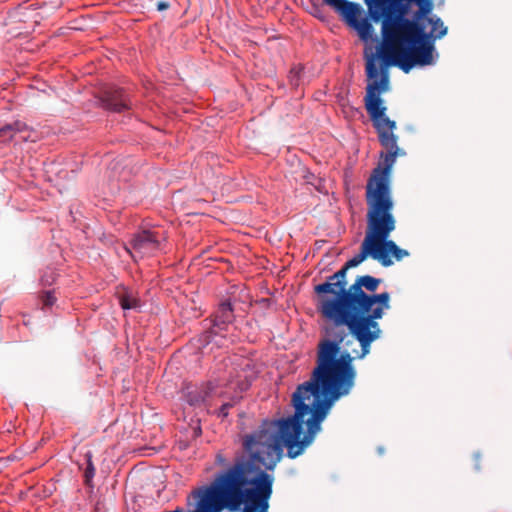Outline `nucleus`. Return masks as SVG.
<instances>
[{"label":"nucleus","instance_id":"11","mask_svg":"<svg viewBox=\"0 0 512 512\" xmlns=\"http://www.w3.org/2000/svg\"><path fill=\"white\" fill-rule=\"evenodd\" d=\"M23 129H25L23 122L20 120L0 126V142L7 143L14 141L17 132H23Z\"/></svg>","mask_w":512,"mask_h":512},{"label":"nucleus","instance_id":"23","mask_svg":"<svg viewBox=\"0 0 512 512\" xmlns=\"http://www.w3.org/2000/svg\"><path fill=\"white\" fill-rule=\"evenodd\" d=\"M350 343H352V340H348V341H346V342L343 344V346H344V347H348Z\"/></svg>","mask_w":512,"mask_h":512},{"label":"nucleus","instance_id":"6","mask_svg":"<svg viewBox=\"0 0 512 512\" xmlns=\"http://www.w3.org/2000/svg\"><path fill=\"white\" fill-rule=\"evenodd\" d=\"M323 4L338 13L348 26L357 31L363 41L372 38L374 29L367 18H360L363 9L360 4L347 0H323Z\"/></svg>","mask_w":512,"mask_h":512},{"label":"nucleus","instance_id":"1","mask_svg":"<svg viewBox=\"0 0 512 512\" xmlns=\"http://www.w3.org/2000/svg\"><path fill=\"white\" fill-rule=\"evenodd\" d=\"M398 156L401 155L390 150L381 152V161L367 180V227L360 252L329 276L326 282L314 287L318 310L333 326L327 329L329 339L318 345L317 365L310 379L300 384L292 394L294 414L290 415V459L298 457L312 445L333 404L348 395L355 385L354 357L347 350L340 353L341 344L348 336L345 328L341 327L347 305L345 298L349 293L347 271L368 257L389 267L393 264L392 257L401 261L409 256L407 250L388 239L396 229L390 176Z\"/></svg>","mask_w":512,"mask_h":512},{"label":"nucleus","instance_id":"16","mask_svg":"<svg viewBox=\"0 0 512 512\" xmlns=\"http://www.w3.org/2000/svg\"><path fill=\"white\" fill-rule=\"evenodd\" d=\"M56 301L55 296L51 291H47L42 295L43 305L46 307L52 306Z\"/></svg>","mask_w":512,"mask_h":512},{"label":"nucleus","instance_id":"24","mask_svg":"<svg viewBox=\"0 0 512 512\" xmlns=\"http://www.w3.org/2000/svg\"><path fill=\"white\" fill-rule=\"evenodd\" d=\"M289 74H290V85H291V84H293V79H292V76H291L292 70L289 71Z\"/></svg>","mask_w":512,"mask_h":512},{"label":"nucleus","instance_id":"2","mask_svg":"<svg viewBox=\"0 0 512 512\" xmlns=\"http://www.w3.org/2000/svg\"><path fill=\"white\" fill-rule=\"evenodd\" d=\"M283 447H288V417L263 421L258 431L246 436L244 448L249 457L236 459L213 480L226 483L232 492L233 503L224 510L269 512L274 478L267 470L281 459Z\"/></svg>","mask_w":512,"mask_h":512},{"label":"nucleus","instance_id":"17","mask_svg":"<svg viewBox=\"0 0 512 512\" xmlns=\"http://www.w3.org/2000/svg\"><path fill=\"white\" fill-rule=\"evenodd\" d=\"M54 281H55V275H54V273L52 271H50L49 275L46 272L41 277V282H42L43 285H51Z\"/></svg>","mask_w":512,"mask_h":512},{"label":"nucleus","instance_id":"19","mask_svg":"<svg viewBox=\"0 0 512 512\" xmlns=\"http://www.w3.org/2000/svg\"><path fill=\"white\" fill-rule=\"evenodd\" d=\"M169 8V4L167 2H164V1H159L157 3V9L159 11H163V10H166Z\"/></svg>","mask_w":512,"mask_h":512},{"label":"nucleus","instance_id":"21","mask_svg":"<svg viewBox=\"0 0 512 512\" xmlns=\"http://www.w3.org/2000/svg\"><path fill=\"white\" fill-rule=\"evenodd\" d=\"M260 304H262L263 306H270L271 304V299L269 298H263L259 301Z\"/></svg>","mask_w":512,"mask_h":512},{"label":"nucleus","instance_id":"5","mask_svg":"<svg viewBox=\"0 0 512 512\" xmlns=\"http://www.w3.org/2000/svg\"><path fill=\"white\" fill-rule=\"evenodd\" d=\"M368 13L374 22H382V43L376 53L365 52V72L367 78H375L379 75L376 61L378 57L388 59L395 44L408 42L413 44L417 36L422 33L418 24L405 15L408 11L407 4H400L398 0H365Z\"/></svg>","mask_w":512,"mask_h":512},{"label":"nucleus","instance_id":"7","mask_svg":"<svg viewBox=\"0 0 512 512\" xmlns=\"http://www.w3.org/2000/svg\"><path fill=\"white\" fill-rule=\"evenodd\" d=\"M166 241L163 232L157 230H142L134 235L130 241L131 249L127 251L134 259L154 254L161 249L162 243Z\"/></svg>","mask_w":512,"mask_h":512},{"label":"nucleus","instance_id":"20","mask_svg":"<svg viewBox=\"0 0 512 512\" xmlns=\"http://www.w3.org/2000/svg\"><path fill=\"white\" fill-rule=\"evenodd\" d=\"M474 460H475V468L477 470H479L480 469V465H479L480 454L479 453L474 454Z\"/></svg>","mask_w":512,"mask_h":512},{"label":"nucleus","instance_id":"3","mask_svg":"<svg viewBox=\"0 0 512 512\" xmlns=\"http://www.w3.org/2000/svg\"><path fill=\"white\" fill-rule=\"evenodd\" d=\"M419 20H413L422 30L415 43L401 42L395 44V48L390 52L388 59L378 57L380 59L379 75L375 78H367L368 84L364 97L366 111L378 133L381 145L386 150L400 155H405V152L397 145L398 137L393 132L396 123L386 116L387 108L381 98V94L389 89L388 69L391 66H398L405 73H408L414 66L433 64V41L447 34V27L439 17L427 19L428 23L432 25L430 33L425 32V27Z\"/></svg>","mask_w":512,"mask_h":512},{"label":"nucleus","instance_id":"12","mask_svg":"<svg viewBox=\"0 0 512 512\" xmlns=\"http://www.w3.org/2000/svg\"><path fill=\"white\" fill-rule=\"evenodd\" d=\"M119 304L124 310L140 308V299L133 292L124 291L118 294Z\"/></svg>","mask_w":512,"mask_h":512},{"label":"nucleus","instance_id":"15","mask_svg":"<svg viewBox=\"0 0 512 512\" xmlns=\"http://www.w3.org/2000/svg\"><path fill=\"white\" fill-rule=\"evenodd\" d=\"M419 6L420 10L416 13V19H420L421 16L429 13L432 9V3L430 0H425L424 3Z\"/></svg>","mask_w":512,"mask_h":512},{"label":"nucleus","instance_id":"18","mask_svg":"<svg viewBox=\"0 0 512 512\" xmlns=\"http://www.w3.org/2000/svg\"><path fill=\"white\" fill-rule=\"evenodd\" d=\"M233 405L231 403H224L220 409H219V412H218V415L221 416V417H227L228 416V411L229 409L232 407Z\"/></svg>","mask_w":512,"mask_h":512},{"label":"nucleus","instance_id":"8","mask_svg":"<svg viewBox=\"0 0 512 512\" xmlns=\"http://www.w3.org/2000/svg\"><path fill=\"white\" fill-rule=\"evenodd\" d=\"M102 104L106 109L117 113L130 109L128 96L120 88L106 90L102 98Z\"/></svg>","mask_w":512,"mask_h":512},{"label":"nucleus","instance_id":"25","mask_svg":"<svg viewBox=\"0 0 512 512\" xmlns=\"http://www.w3.org/2000/svg\"><path fill=\"white\" fill-rule=\"evenodd\" d=\"M296 77L299 79V71L296 72Z\"/></svg>","mask_w":512,"mask_h":512},{"label":"nucleus","instance_id":"10","mask_svg":"<svg viewBox=\"0 0 512 512\" xmlns=\"http://www.w3.org/2000/svg\"><path fill=\"white\" fill-rule=\"evenodd\" d=\"M210 387L206 386H192L188 385L183 393L187 403L191 406H200L209 395Z\"/></svg>","mask_w":512,"mask_h":512},{"label":"nucleus","instance_id":"14","mask_svg":"<svg viewBox=\"0 0 512 512\" xmlns=\"http://www.w3.org/2000/svg\"><path fill=\"white\" fill-rule=\"evenodd\" d=\"M86 458H87V467L85 469L84 476H85L86 483L89 484L91 479L95 475V467L93 465L92 456L90 453L86 454Z\"/></svg>","mask_w":512,"mask_h":512},{"label":"nucleus","instance_id":"22","mask_svg":"<svg viewBox=\"0 0 512 512\" xmlns=\"http://www.w3.org/2000/svg\"><path fill=\"white\" fill-rule=\"evenodd\" d=\"M217 462L221 465L225 464V458L222 455L217 456Z\"/></svg>","mask_w":512,"mask_h":512},{"label":"nucleus","instance_id":"4","mask_svg":"<svg viewBox=\"0 0 512 512\" xmlns=\"http://www.w3.org/2000/svg\"><path fill=\"white\" fill-rule=\"evenodd\" d=\"M381 281L380 278L362 275L358 276L349 286L341 327H346L351 336L360 344V352L352 350L356 353L355 358L362 359L368 355L371 344L382 334L378 320L391 306L388 292L374 293Z\"/></svg>","mask_w":512,"mask_h":512},{"label":"nucleus","instance_id":"9","mask_svg":"<svg viewBox=\"0 0 512 512\" xmlns=\"http://www.w3.org/2000/svg\"><path fill=\"white\" fill-rule=\"evenodd\" d=\"M234 318L231 303L225 301L220 304L213 320V327L210 333L218 335L221 331L226 329V326L232 322Z\"/></svg>","mask_w":512,"mask_h":512},{"label":"nucleus","instance_id":"13","mask_svg":"<svg viewBox=\"0 0 512 512\" xmlns=\"http://www.w3.org/2000/svg\"><path fill=\"white\" fill-rule=\"evenodd\" d=\"M23 126L25 129H23V132H17L16 139L14 140L16 143H23V142H36L38 141V133L30 128L26 123L23 122Z\"/></svg>","mask_w":512,"mask_h":512}]
</instances>
